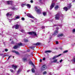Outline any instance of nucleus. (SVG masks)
Here are the masks:
<instances>
[{
	"label": "nucleus",
	"mask_w": 75,
	"mask_h": 75,
	"mask_svg": "<svg viewBox=\"0 0 75 75\" xmlns=\"http://www.w3.org/2000/svg\"><path fill=\"white\" fill-rule=\"evenodd\" d=\"M27 6L28 8H31V5H30L29 4H28L27 5Z\"/></svg>",
	"instance_id": "18"
},
{
	"label": "nucleus",
	"mask_w": 75,
	"mask_h": 75,
	"mask_svg": "<svg viewBox=\"0 0 75 75\" xmlns=\"http://www.w3.org/2000/svg\"><path fill=\"white\" fill-rule=\"evenodd\" d=\"M47 74V72L45 71L43 72V74Z\"/></svg>",
	"instance_id": "38"
},
{
	"label": "nucleus",
	"mask_w": 75,
	"mask_h": 75,
	"mask_svg": "<svg viewBox=\"0 0 75 75\" xmlns=\"http://www.w3.org/2000/svg\"><path fill=\"white\" fill-rule=\"evenodd\" d=\"M24 40L25 42H28V40L27 39H24Z\"/></svg>",
	"instance_id": "27"
},
{
	"label": "nucleus",
	"mask_w": 75,
	"mask_h": 75,
	"mask_svg": "<svg viewBox=\"0 0 75 75\" xmlns=\"http://www.w3.org/2000/svg\"><path fill=\"white\" fill-rule=\"evenodd\" d=\"M8 4H10L12 5L13 4V1H7Z\"/></svg>",
	"instance_id": "10"
},
{
	"label": "nucleus",
	"mask_w": 75,
	"mask_h": 75,
	"mask_svg": "<svg viewBox=\"0 0 75 75\" xmlns=\"http://www.w3.org/2000/svg\"><path fill=\"white\" fill-rule=\"evenodd\" d=\"M57 1V0H52V3L50 6V10H52V9L53 7H54V5H55V3H53L54 2H55Z\"/></svg>",
	"instance_id": "4"
},
{
	"label": "nucleus",
	"mask_w": 75,
	"mask_h": 75,
	"mask_svg": "<svg viewBox=\"0 0 75 75\" xmlns=\"http://www.w3.org/2000/svg\"><path fill=\"white\" fill-rule=\"evenodd\" d=\"M57 25H54V26H57Z\"/></svg>",
	"instance_id": "58"
},
{
	"label": "nucleus",
	"mask_w": 75,
	"mask_h": 75,
	"mask_svg": "<svg viewBox=\"0 0 75 75\" xmlns=\"http://www.w3.org/2000/svg\"><path fill=\"white\" fill-rule=\"evenodd\" d=\"M9 19V20L10 23H11V21H12V20H11V19L9 20V19Z\"/></svg>",
	"instance_id": "44"
},
{
	"label": "nucleus",
	"mask_w": 75,
	"mask_h": 75,
	"mask_svg": "<svg viewBox=\"0 0 75 75\" xmlns=\"http://www.w3.org/2000/svg\"><path fill=\"white\" fill-rule=\"evenodd\" d=\"M21 32H22V33H24V32H25V31L24 30H21Z\"/></svg>",
	"instance_id": "35"
},
{
	"label": "nucleus",
	"mask_w": 75,
	"mask_h": 75,
	"mask_svg": "<svg viewBox=\"0 0 75 75\" xmlns=\"http://www.w3.org/2000/svg\"><path fill=\"white\" fill-rule=\"evenodd\" d=\"M31 21L32 22H34V21H33V20H32Z\"/></svg>",
	"instance_id": "61"
},
{
	"label": "nucleus",
	"mask_w": 75,
	"mask_h": 75,
	"mask_svg": "<svg viewBox=\"0 0 75 75\" xmlns=\"http://www.w3.org/2000/svg\"><path fill=\"white\" fill-rule=\"evenodd\" d=\"M56 30H59V28H58V27H57V28H56Z\"/></svg>",
	"instance_id": "50"
},
{
	"label": "nucleus",
	"mask_w": 75,
	"mask_h": 75,
	"mask_svg": "<svg viewBox=\"0 0 75 75\" xmlns=\"http://www.w3.org/2000/svg\"><path fill=\"white\" fill-rule=\"evenodd\" d=\"M12 9L13 10H16V8H15V7H13L12 8Z\"/></svg>",
	"instance_id": "31"
},
{
	"label": "nucleus",
	"mask_w": 75,
	"mask_h": 75,
	"mask_svg": "<svg viewBox=\"0 0 75 75\" xmlns=\"http://www.w3.org/2000/svg\"><path fill=\"white\" fill-rule=\"evenodd\" d=\"M16 19H19V18H20V16H18L16 17Z\"/></svg>",
	"instance_id": "29"
},
{
	"label": "nucleus",
	"mask_w": 75,
	"mask_h": 75,
	"mask_svg": "<svg viewBox=\"0 0 75 75\" xmlns=\"http://www.w3.org/2000/svg\"><path fill=\"white\" fill-rule=\"evenodd\" d=\"M23 60L24 61V62L25 61L26 62L27 61V57H25L23 59Z\"/></svg>",
	"instance_id": "12"
},
{
	"label": "nucleus",
	"mask_w": 75,
	"mask_h": 75,
	"mask_svg": "<svg viewBox=\"0 0 75 75\" xmlns=\"http://www.w3.org/2000/svg\"><path fill=\"white\" fill-rule=\"evenodd\" d=\"M47 68V67L45 65H43L41 68L42 70H45Z\"/></svg>",
	"instance_id": "8"
},
{
	"label": "nucleus",
	"mask_w": 75,
	"mask_h": 75,
	"mask_svg": "<svg viewBox=\"0 0 75 75\" xmlns=\"http://www.w3.org/2000/svg\"><path fill=\"white\" fill-rule=\"evenodd\" d=\"M57 62V59H55L53 61V62Z\"/></svg>",
	"instance_id": "33"
},
{
	"label": "nucleus",
	"mask_w": 75,
	"mask_h": 75,
	"mask_svg": "<svg viewBox=\"0 0 75 75\" xmlns=\"http://www.w3.org/2000/svg\"><path fill=\"white\" fill-rule=\"evenodd\" d=\"M12 67L13 68H14V69H16L17 68V66H16L15 65H13L12 66Z\"/></svg>",
	"instance_id": "16"
},
{
	"label": "nucleus",
	"mask_w": 75,
	"mask_h": 75,
	"mask_svg": "<svg viewBox=\"0 0 75 75\" xmlns=\"http://www.w3.org/2000/svg\"><path fill=\"white\" fill-rule=\"evenodd\" d=\"M21 27V25H18L17 24L15 25V29H18V27Z\"/></svg>",
	"instance_id": "9"
},
{
	"label": "nucleus",
	"mask_w": 75,
	"mask_h": 75,
	"mask_svg": "<svg viewBox=\"0 0 75 75\" xmlns=\"http://www.w3.org/2000/svg\"><path fill=\"white\" fill-rule=\"evenodd\" d=\"M34 48H35V46H32L30 47V48H31V49H32V50H33Z\"/></svg>",
	"instance_id": "32"
},
{
	"label": "nucleus",
	"mask_w": 75,
	"mask_h": 75,
	"mask_svg": "<svg viewBox=\"0 0 75 75\" xmlns=\"http://www.w3.org/2000/svg\"><path fill=\"white\" fill-rule=\"evenodd\" d=\"M5 51L7 52V51H8V50L7 49H5Z\"/></svg>",
	"instance_id": "40"
},
{
	"label": "nucleus",
	"mask_w": 75,
	"mask_h": 75,
	"mask_svg": "<svg viewBox=\"0 0 75 75\" xmlns=\"http://www.w3.org/2000/svg\"><path fill=\"white\" fill-rule=\"evenodd\" d=\"M63 61V60L61 59L59 61L60 62V63H61V62H62Z\"/></svg>",
	"instance_id": "39"
},
{
	"label": "nucleus",
	"mask_w": 75,
	"mask_h": 75,
	"mask_svg": "<svg viewBox=\"0 0 75 75\" xmlns=\"http://www.w3.org/2000/svg\"><path fill=\"white\" fill-rule=\"evenodd\" d=\"M35 45H40V42H37L35 44H34Z\"/></svg>",
	"instance_id": "21"
},
{
	"label": "nucleus",
	"mask_w": 75,
	"mask_h": 75,
	"mask_svg": "<svg viewBox=\"0 0 75 75\" xmlns=\"http://www.w3.org/2000/svg\"><path fill=\"white\" fill-rule=\"evenodd\" d=\"M32 72H35V70L34 69H32Z\"/></svg>",
	"instance_id": "28"
},
{
	"label": "nucleus",
	"mask_w": 75,
	"mask_h": 75,
	"mask_svg": "<svg viewBox=\"0 0 75 75\" xmlns=\"http://www.w3.org/2000/svg\"><path fill=\"white\" fill-rule=\"evenodd\" d=\"M61 55H62V54H59V55L55 56H54V57L52 58L53 59H55V58H58V57H59V56H61Z\"/></svg>",
	"instance_id": "11"
},
{
	"label": "nucleus",
	"mask_w": 75,
	"mask_h": 75,
	"mask_svg": "<svg viewBox=\"0 0 75 75\" xmlns=\"http://www.w3.org/2000/svg\"><path fill=\"white\" fill-rule=\"evenodd\" d=\"M58 7H59L58 6H56L55 8V9L57 10L58 8Z\"/></svg>",
	"instance_id": "24"
},
{
	"label": "nucleus",
	"mask_w": 75,
	"mask_h": 75,
	"mask_svg": "<svg viewBox=\"0 0 75 75\" xmlns=\"http://www.w3.org/2000/svg\"><path fill=\"white\" fill-rule=\"evenodd\" d=\"M29 71H30V70H28L27 71V72H29Z\"/></svg>",
	"instance_id": "59"
},
{
	"label": "nucleus",
	"mask_w": 75,
	"mask_h": 75,
	"mask_svg": "<svg viewBox=\"0 0 75 75\" xmlns=\"http://www.w3.org/2000/svg\"><path fill=\"white\" fill-rule=\"evenodd\" d=\"M29 63L30 64H31L32 65H33V66H34V64H33V62L31 61H30L29 62Z\"/></svg>",
	"instance_id": "22"
},
{
	"label": "nucleus",
	"mask_w": 75,
	"mask_h": 75,
	"mask_svg": "<svg viewBox=\"0 0 75 75\" xmlns=\"http://www.w3.org/2000/svg\"><path fill=\"white\" fill-rule=\"evenodd\" d=\"M58 33V30H55L54 32V34L53 35L55 36Z\"/></svg>",
	"instance_id": "14"
},
{
	"label": "nucleus",
	"mask_w": 75,
	"mask_h": 75,
	"mask_svg": "<svg viewBox=\"0 0 75 75\" xmlns=\"http://www.w3.org/2000/svg\"><path fill=\"white\" fill-rule=\"evenodd\" d=\"M11 57V56H9V57H8V58L7 59V60H8V59H10V57Z\"/></svg>",
	"instance_id": "37"
},
{
	"label": "nucleus",
	"mask_w": 75,
	"mask_h": 75,
	"mask_svg": "<svg viewBox=\"0 0 75 75\" xmlns=\"http://www.w3.org/2000/svg\"><path fill=\"white\" fill-rule=\"evenodd\" d=\"M52 20H51L50 21H51V22H52Z\"/></svg>",
	"instance_id": "60"
},
{
	"label": "nucleus",
	"mask_w": 75,
	"mask_h": 75,
	"mask_svg": "<svg viewBox=\"0 0 75 75\" xmlns=\"http://www.w3.org/2000/svg\"><path fill=\"white\" fill-rule=\"evenodd\" d=\"M35 9L38 14H40L41 11L38 8V7L35 6Z\"/></svg>",
	"instance_id": "3"
},
{
	"label": "nucleus",
	"mask_w": 75,
	"mask_h": 75,
	"mask_svg": "<svg viewBox=\"0 0 75 75\" xmlns=\"http://www.w3.org/2000/svg\"><path fill=\"white\" fill-rule=\"evenodd\" d=\"M15 28V25H14V26H13L12 27V28Z\"/></svg>",
	"instance_id": "43"
},
{
	"label": "nucleus",
	"mask_w": 75,
	"mask_h": 75,
	"mask_svg": "<svg viewBox=\"0 0 75 75\" xmlns=\"http://www.w3.org/2000/svg\"><path fill=\"white\" fill-rule=\"evenodd\" d=\"M43 14L44 16H46V15L47 14V13H46V12H43Z\"/></svg>",
	"instance_id": "30"
},
{
	"label": "nucleus",
	"mask_w": 75,
	"mask_h": 75,
	"mask_svg": "<svg viewBox=\"0 0 75 75\" xmlns=\"http://www.w3.org/2000/svg\"><path fill=\"white\" fill-rule=\"evenodd\" d=\"M72 62L75 63V57L72 60Z\"/></svg>",
	"instance_id": "25"
},
{
	"label": "nucleus",
	"mask_w": 75,
	"mask_h": 75,
	"mask_svg": "<svg viewBox=\"0 0 75 75\" xmlns=\"http://www.w3.org/2000/svg\"><path fill=\"white\" fill-rule=\"evenodd\" d=\"M41 28L42 29H44V28H45V27L44 26H42L41 27Z\"/></svg>",
	"instance_id": "36"
},
{
	"label": "nucleus",
	"mask_w": 75,
	"mask_h": 75,
	"mask_svg": "<svg viewBox=\"0 0 75 75\" xmlns=\"http://www.w3.org/2000/svg\"><path fill=\"white\" fill-rule=\"evenodd\" d=\"M10 71H11V72H14L13 70L12 69H11Z\"/></svg>",
	"instance_id": "42"
},
{
	"label": "nucleus",
	"mask_w": 75,
	"mask_h": 75,
	"mask_svg": "<svg viewBox=\"0 0 75 75\" xmlns=\"http://www.w3.org/2000/svg\"><path fill=\"white\" fill-rule=\"evenodd\" d=\"M28 34L30 35H34L35 36H37V34L36 32H30L28 33Z\"/></svg>",
	"instance_id": "6"
},
{
	"label": "nucleus",
	"mask_w": 75,
	"mask_h": 75,
	"mask_svg": "<svg viewBox=\"0 0 75 75\" xmlns=\"http://www.w3.org/2000/svg\"><path fill=\"white\" fill-rule=\"evenodd\" d=\"M27 16L30 18H34V17L32 15H31L30 13H27Z\"/></svg>",
	"instance_id": "7"
},
{
	"label": "nucleus",
	"mask_w": 75,
	"mask_h": 75,
	"mask_svg": "<svg viewBox=\"0 0 75 75\" xmlns=\"http://www.w3.org/2000/svg\"><path fill=\"white\" fill-rule=\"evenodd\" d=\"M71 6L72 5H71V4L70 3L67 5V7H64L63 8V9L67 11L68 10L70 9V8H71Z\"/></svg>",
	"instance_id": "2"
},
{
	"label": "nucleus",
	"mask_w": 75,
	"mask_h": 75,
	"mask_svg": "<svg viewBox=\"0 0 75 75\" xmlns=\"http://www.w3.org/2000/svg\"><path fill=\"white\" fill-rule=\"evenodd\" d=\"M72 32L73 33H75V29H73L72 30Z\"/></svg>",
	"instance_id": "34"
},
{
	"label": "nucleus",
	"mask_w": 75,
	"mask_h": 75,
	"mask_svg": "<svg viewBox=\"0 0 75 75\" xmlns=\"http://www.w3.org/2000/svg\"><path fill=\"white\" fill-rule=\"evenodd\" d=\"M56 44H58V41H57L56 42Z\"/></svg>",
	"instance_id": "48"
},
{
	"label": "nucleus",
	"mask_w": 75,
	"mask_h": 75,
	"mask_svg": "<svg viewBox=\"0 0 75 75\" xmlns=\"http://www.w3.org/2000/svg\"><path fill=\"white\" fill-rule=\"evenodd\" d=\"M63 35H64V34L63 33L60 34L58 35L57 37H62Z\"/></svg>",
	"instance_id": "15"
},
{
	"label": "nucleus",
	"mask_w": 75,
	"mask_h": 75,
	"mask_svg": "<svg viewBox=\"0 0 75 75\" xmlns=\"http://www.w3.org/2000/svg\"><path fill=\"white\" fill-rule=\"evenodd\" d=\"M59 26H60V27H62V25L59 24Z\"/></svg>",
	"instance_id": "52"
},
{
	"label": "nucleus",
	"mask_w": 75,
	"mask_h": 75,
	"mask_svg": "<svg viewBox=\"0 0 75 75\" xmlns=\"http://www.w3.org/2000/svg\"><path fill=\"white\" fill-rule=\"evenodd\" d=\"M8 75H9V74H8Z\"/></svg>",
	"instance_id": "64"
},
{
	"label": "nucleus",
	"mask_w": 75,
	"mask_h": 75,
	"mask_svg": "<svg viewBox=\"0 0 75 75\" xmlns=\"http://www.w3.org/2000/svg\"><path fill=\"white\" fill-rule=\"evenodd\" d=\"M67 52H68V50H65L64 51V52H63V53L64 54H65V53H67Z\"/></svg>",
	"instance_id": "26"
},
{
	"label": "nucleus",
	"mask_w": 75,
	"mask_h": 75,
	"mask_svg": "<svg viewBox=\"0 0 75 75\" xmlns=\"http://www.w3.org/2000/svg\"><path fill=\"white\" fill-rule=\"evenodd\" d=\"M7 56V57H8V55Z\"/></svg>",
	"instance_id": "63"
},
{
	"label": "nucleus",
	"mask_w": 75,
	"mask_h": 75,
	"mask_svg": "<svg viewBox=\"0 0 75 75\" xmlns=\"http://www.w3.org/2000/svg\"><path fill=\"white\" fill-rule=\"evenodd\" d=\"M21 71V69H19V70L17 71V74H20V72Z\"/></svg>",
	"instance_id": "17"
},
{
	"label": "nucleus",
	"mask_w": 75,
	"mask_h": 75,
	"mask_svg": "<svg viewBox=\"0 0 75 75\" xmlns=\"http://www.w3.org/2000/svg\"><path fill=\"white\" fill-rule=\"evenodd\" d=\"M49 75H52V73H50L49 74Z\"/></svg>",
	"instance_id": "49"
},
{
	"label": "nucleus",
	"mask_w": 75,
	"mask_h": 75,
	"mask_svg": "<svg viewBox=\"0 0 75 75\" xmlns=\"http://www.w3.org/2000/svg\"><path fill=\"white\" fill-rule=\"evenodd\" d=\"M30 3H33V0H31V1H30Z\"/></svg>",
	"instance_id": "51"
},
{
	"label": "nucleus",
	"mask_w": 75,
	"mask_h": 75,
	"mask_svg": "<svg viewBox=\"0 0 75 75\" xmlns=\"http://www.w3.org/2000/svg\"><path fill=\"white\" fill-rule=\"evenodd\" d=\"M22 43H18V45H15L13 47V48L15 49H17L18 48H19L20 47V46H21L22 45Z\"/></svg>",
	"instance_id": "5"
},
{
	"label": "nucleus",
	"mask_w": 75,
	"mask_h": 75,
	"mask_svg": "<svg viewBox=\"0 0 75 75\" xmlns=\"http://www.w3.org/2000/svg\"><path fill=\"white\" fill-rule=\"evenodd\" d=\"M52 52V51L51 50H47L45 51V53H47V52L50 53L51 52Z\"/></svg>",
	"instance_id": "20"
},
{
	"label": "nucleus",
	"mask_w": 75,
	"mask_h": 75,
	"mask_svg": "<svg viewBox=\"0 0 75 75\" xmlns=\"http://www.w3.org/2000/svg\"><path fill=\"white\" fill-rule=\"evenodd\" d=\"M12 44H14V41H12L11 42Z\"/></svg>",
	"instance_id": "54"
},
{
	"label": "nucleus",
	"mask_w": 75,
	"mask_h": 75,
	"mask_svg": "<svg viewBox=\"0 0 75 75\" xmlns=\"http://www.w3.org/2000/svg\"><path fill=\"white\" fill-rule=\"evenodd\" d=\"M21 19L22 20H24V18H22Z\"/></svg>",
	"instance_id": "45"
},
{
	"label": "nucleus",
	"mask_w": 75,
	"mask_h": 75,
	"mask_svg": "<svg viewBox=\"0 0 75 75\" xmlns=\"http://www.w3.org/2000/svg\"><path fill=\"white\" fill-rule=\"evenodd\" d=\"M12 52H14V53H16V54H17V55H20V53L18 52V51H16L15 50H13L12 51Z\"/></svg>",
	"instance_id": "13"
},
{
	"label": "nucleus",
	"mask_w": 75,
	"mask_h": 75,
	"mask_svg": "<svg viewBox=\"0 0 75 75\" xmlns=\"http://www.w3.org/2000/svg\"><path fill=\"white\" fill-rule=\"evenodd\" d=\"M25 5H26V4H22L21 5V6L22 7H24V6H25Z\"/></svg>",
	"instance_id": "23"
},
{
	"label": "nucleus",
	"mask_w": 75,
	"mask_h": 75,
	"mask_svg": "<svg viewBox=\"0 0 75 75\" xmlns=\"http://www.w3.org/2000/svg\"><path fill=\"white\" fill-rule=\"evenodd\" d=\"M75 0H74L72 2H75Z\"/></svg>",
	"instance_id": "56"
},
{
	"label": "nucleus",
	"mask_w": 75,
	"mask_h": 75,
	"mask_svg": "<svg viewBox=\"0 0 75 75\" xmlns=\"http://www.w3.org/2000/svg\"><path fill=\"white\" fill-rule=\"evenodd\" d=\"M0 35H1V33H0Z\"/></svg>",
	"instance_id": "62"
},
{
	"label": "nucleus",
	"mask_w": 75,
	"mask_h": 75,
	"mask_svg": "<svg viewBox=\"0 0 75 75\" xmlns=\"http://www.w3.org/2000/svg\"><path fill=\"white\" fill-rule=\"evenodd\" d=\"M60 50H62V47H60Z\"/></svg>",
	"instance_id": "57"
},
{
	"label": "nucleus",
	"mask_w": 75,
	"mask_h": 75,
	"mask_svg": "<svg viewBox=\"0 0 75 75\" xmlns=\"http://www.w3.org/2000/svg\"><path fill=\"white\" fill-rule=\"evenodd\" d=\"M40 62H42V59H40Z\"/></svg>",
	"instance_id": "53"
},
{
	"label": "nucleus",
	"mask_w": 75,
	"mask_h": 75,
	"mask_svg": "<svg viewBox=\"0 0 75 75\" xmlns=\"http://www.w3.org/2000/svg\"><path fill=\"white\" fill-rule=\"evenodd\" d=\"M39 1H40V2L42 4V3L41 2V0H39Z\"/></svg>",
	"instance_id": "47"
},
{
	"label": "nucleus",
	"mask_w": 75,
	"mask_h": 75,
	"mask_svg": "<svg viewBox=\"0 0 75 75\" xmlns=\"http://www.w3.org/2000/svg\"><path fill=\"white\" fill-rule=\"evenodd\" d=\"M43 61H45V58H43Z\"/></svg>",
	"instance_id": "46"
},
{
	"label": "nucleus",
	"mask_w": 75,
	"mask_h": 75,
	"mask_svg": "<svg viewBox=\"0 0 75 75\" xmlns=\"http://www.w3.org/2000/svg\"><path fill=\"white\" fill-rule=\"evenodd\" d=\"M11 20H16V19L15 18H13L11 19Z\"/></svg>",
	"instance_id": "41"
},
{
	"label": "nucleus",
	"mask_w": 75,
	"mask_h": 75,
	"mask_svg": "<svg viewBox=\"0 0 75 75\" xmlns=\"http://www.w3.org/2000/svg\"><path fill=\"white\" fill-rule=\"evenodd\" d=\"M60 16L61 17H63L64 16V15H63L62 14V13H61V12H59L56 15V16L55 17V18L56 20H58V19L59 18Z\"/></svg>",
	"instance_id": "1"
},
{
	"label": "nucleus",
	"mask_w": 75,
	"mask_h": 75,
	"mask_svg": "<svg viewBox=\"0 0 75 75\" xmlns=\"http://www.w3.org/2000/svg\"><path fill=\"white\" fill-rule=\"evenodd\" d=\"M30 50H27V51L28 52H29V51H30Z\"/></svg>",
	"instance_id": "55"
},
{
	"label": "nucleus",
	"mask_w": 75,
	"mask_h": 75,
	"mask_svg": "<svg viewBox=\"0 0 75 75\" xmlns=\"http://www.w3.org/2000/svg\"><path fill=\"white\" fill-rule=\"evenodd\" d=\"M11 15H12L11 13L9 14L8 13H7L6 14V16H7V17H9V16H11Z\"/></svg>",
	"instance_id": "19"
}]
</instances>
